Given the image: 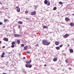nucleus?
Instances as JSON below:
<instances>
[{"instance_id": "f257e3e1", "label": "nucleus", "mask_w": 74, "mask_h": 74, "mask_svg": "<svg viewBox=\"0 0 74 74\" xmlns=\"http://www.w3.org/2000/svg\"><path fill=\"white\" fill-rule=\"evenodd\" d=\"M47 40L45 39H44L42 40V43L43 45H49V44H51V42H48Z\"/></svg>"}, {"instance_id": "f03ea898", "label": "nucleus", "mask_w": 74, "mask_h": 74, "mask_svg": "<svg viewBox=\"0 0 74 74\" xmlns=\"http://www.w3.org/2000/svg\"><path fill=\"white\" fill-rule=\"evenodd\" d=\"M14 36L16 37H21V35H19L18 34H14Z\"/></svg>"}, {"instance_id": "7ed1b4c3", "label": "nucleus", "mask_w": 74, "mask_h": 74, "mask_svg": "<svg viewBox=\"0 0 74 74\" xmlns=\"http://www.w3.org/2000/svg\"><path fill=\"white\" fill-rule=\"evenodd\" d=\"M36 14V11H34L33 12H31V14L32 15H34L35 14Z\"/></svg>"}, {"instance_id": "20e7f679", "label": "nucleus", "mask_w": 74, "mask_h": 74, "mask_svg": "<svg viewBox=\"0 0 74 74\" xmlns=\"http://www.w3.org/2000/svg\"><path fill=\"white\" fill-rule=\"evenodd\" d=\"M32 66V65H29L28 64H26L25 65V67H26L28 68L29 67V68H31Z\"/></svg>"}, {"instance_id": "39448f33", "label": "nucleus", "mask_w": 74, "mask_h": 74, "mask_svg": "<svg viewBox=\"0 0 74 74\" xmlns=\"http://www.w3.org/2000/svg\"><path fill=\"white\" fill-rule=\"evenodd\" d=\"M69 36V34H66L63 36V37L65 38H67Z\"/></svg>"}, {"instance_id": "423d86ee", "label": "nucleus", "mask_w": 74, "mask_h": 74, "mask_svg": "<svg viewBox=\"0 0 74 74\" xmlns=\"http://www.w3.org/2000/svg\"><path fill=\"white\" fill-rule=\"evenodd\" d=\"M55 44L56 45H58V44H59V42L58 41H56L55 42Z\"/></svg>"}, {"instance_id": "0eeeda50", "label": "nucleus", "mask_w": 74, "mask_h": 74, "mask_svg": "<svg viewBox=\"0 0 74 74\" xmlns=\"http://www.w3.org/2000/svg\"><path fill=\"white\" fill-rule=\"evenodd\" d=\"M32 62V60H30L29 61H26V63L27 64H29V63H30Z\"/></svg>"}, {"instance_id": "6e6552de", "label": "nucleus", "mask_w": 74, "mask_h": 74, "mask_svg": "<svg viewBox=\"0 0 74 74\" xmlns=\"http://www.w3.org/2000/svg\"><path fill=\"white\" fill-rule=\"evenodd\" d=\"M3 40L5 41H8V39L6 38H5L3 39Z\"/></svg>"}, {"instance_id": "1a4fd4ad", "label": "nucleus", "mask_w": 74, "mask_h": 74, "mask_svg": "<svg viewBox=\"0 0 74 74\" xmlns=\"http://www.w3.org/2000/svg\"><path fill=\"white\" fill-rule=\"evenodd\" d=\"M44 3L45 4H47L48 3V1L47 0H45L44 1Z\"/></svg>"}, {"instance_id": "9d476101", "label": "nucleus", "mask_w": 74, "mask_h": 74, "mask_svg": "<svg viewBox=\"0 0 74 74\" xmlns=\"http://www.w3.org/2000/svg\"><path fill=\"white\" fill-rule=\"evenodd\" d=\"M4 54H5V53L3 51L1 55V58H4Z\"/></svg>"}, {"instance_id": "9b49d317", "label": "nucleus", "mask_w": 74, "mask_h": 74, "mask_svg": "<svg viewBox=\"0 0 74 74\" xmlns=\"http://www.w3.org/2000/svg\"><path fill=\"white\" fill-rule=\"evenodd\" d=\"M65 20L66 21H70V19H69V18H68L66 17L65 18Z\"/></svg>"}, {"instance_id": "f8f14e48", "label": "nucleus", "mask_w": 74, "mask_h": 74, "mask_svg": "<svg viewBox=\"0 0 74 74\" xmlns=\"http://www.w3.org/2000/svg\"><path fill=\"white\" fill-rule=\"evenodd\" d=\"M58 59H57V58H54L53 59V61L54 62H56L57 61Z\"/></svg>"}, {"instance_id": "ddd939ff", "label": "nucleus", "mask_w": 74, "mask_h": 74, "mask_svg": "<svg viewBox=\"0 0 74 74\" xmlns=\"http://www.w3.org/2000/svg\"><path fill=\"white\" fill-rule=\"evenodd\" d=\"M74 23H70V25L71 26H74Z\"/></svg>"}, {"instance_id": "4468645a", "label": "nucleus", "mask_w": 74, "mask_h": 74, "mask_svg": "<svg viewBox=\"0 0 74 74\" xmlns=\"http://www.w3.org/2000/svg\"><path fill=\"white\" fill-rule=\"evenodd\" d=\"M43 27L44 29H47V28L48 26L45 25H44L43 26Z\"/></svg>"}, {"instance_id": "2eb2a0df", "label": "nucleus", "mask_w": 74, "mask_h": 74, "mask_svg": "<svg viewBox=\"0 0 74 74\" xmlns=\"http://www.w3.org/2000/svg\"><path fill=\"white\" fill-rule=\"evenodd\" d=\"M18 23L19 24H21V25H22L23 23V22L22 21H19L18 22Z\"/></svg>"}, {"instance_id": "dca6fc26", "label": "nucleus", "mask_w": 74, "mask_h": 74, "mask_svg": "<svg viewBox=\"0 0 74 74\" xmlns=\"http://www.w3.org/2000/svg\"><path fill=\"white\" fill-rule=\"evenodd\" d=\"M70 52H71V53H73V50L72 49H69Z\"/></svg>"}, {"instance_id": "f3484780", "label": "nucleus", "mask_w": 74, "mask_h": 74, "mask_svg": "<svg viewBox=\"0 0 74 74\" xmlns=\"http://www.w3.org/2000/svg\"><path fill=\"white\" fill-rule=\"evenodd\" d=\"M56 49L57 50H59L60 49V47H56Z\"/></svg>"}, {"instance_id": "a211bd4d", "label": "nucleus", "mask_w": 74, "mask_h": 74, "mask_svg": "<svg viewBox=\"0 0 74 74\" xmlns=\"http://www.w3.org/2000/svg\"><path fill=\"white\" fill-rule=\"evenodd\" d=\"M20 8L16 10L17 12H20Z\"/></svg>"}, {"instance_id": "6ab92c4d", "label": "nucleus", "mask_w": 74, "mask_h": 74, "mask_svg": "<svg viewBox=\"0 0 74 74\" xmlns=\"http://www.w3.org/2000/svg\"><path fill=\"white\" fill-rule=\"evenodd\" d=\"M17 42L18 44H19V43L21 42V41L19 40H17Z\"/></svg>"}, {"instance_id": "aec40b11", "label": "nucleus", "mask_w": 74, "mask_h": 74, "mask_svg": "<svg viewBox=\"0 0 74 74\" xmlns=\"http://www.w3.org/2000/svg\"><path fill=\"white\" fill-rule=\"evenodd\" d=\"M24 49L25 50H26V49H27V46H25L24 47Z\"/></svg>"}, {"instance_id": "412c9836", "label": "nucleus", "mask_w": 74, "mask_h": 74, "mask_svg": "<svg viewBox=\"0 0 74 74\" xmlns=\"http://www.w3.org/2000/svg\"><path fill=\"white\" fill-rule=\"evenodd\" d=\"M11 47L12 48H14L15 47V45H12L11 46Z\"/></svg>"}, {"instance_id": "4be33fe9", "label": "nucleus", "mask_w": 74, "mask_h": 74, "mask_svg": "<svg viewBox=\"0 0 74 74\" xmlns=\"http://www.w3.org/2000/svg\"><path fill=\"white\" fill-rule=\"evenodd\" d=\"M56 9H57V8L56 7H54L53 8V10H56Z\"/></svg>"}, {"instance_id": "5701e85b", "label": "nucleus", "mask_w": 74, "mask_h": 74, "mask_svg": "<svg viewBox=\"0 0 74 74\" xmlns=\"http://www.w3.org/2000/svg\"><path fill=\"white\" fill-rule=\"evenodd\" d=\"M15 44V42H13L12 43V45H14Z\"/></svg>"}, {"instance_id": "b1692460", "label": "nucleus", "mask_w": 74, "mask_h": 74, "mask_svg": "<svg viewBox=\"0 0 74 74\" xmlns=\"http://www.w3.org/2000/svg\"><path fill=\"white\" fill-rule=\"evenodd\" d=\"M21 47H24V46H25V45H24V44H22L21 45Z\"/></svg>"}, {"instance_id": "393cba45", "label": "nucleus", "mask_w": 74, "mask_h": 74, "mask_svg": "<svg viewBox=\"0 0 74 74\" xmlns=\"http://www.w3.org/2000/svg\"><path fill=\"white\" fill-rule=\"evenodd\" d=\"M59 4H60L61 5H62V2H59Z\"/></svg>"}, {"instance_id": "a878e982", "label": "nucleus", "mask_w": 74, "mask_h": 74, "mask_svg": "<svg viewBox=\"0 0 74 74\" xmlns=\"http://www.w3.org/2000/svg\"><path fill=\"white\" fill-rule=\"evenodd\" d=\"M7 21H8V20L7 19H5L4 20V22H7Z\"/></svg>"}, {"instance_id": "bb28decb", "label": "nucleus", "mask_w": 74, "mask_h": 74, "mask_svg": "<svg viewBox=\"0 0 74 74\" xmlns=\"http://www.w3.org/2000/svg\"><path fill=\"white\" fill-rule=\"evenodd\" d=\"M25 14H27V13H28V11H27V10L25 11Z\"/></svg>"}, {"instance_id": "cd10ccee", "label": "nucleus", "mask_w": 74, "mask_h": 74, "mask_svg": "<svg viewBox=\"0 0 74 74\" xmlns=\"http://www.w3.org/2000/svg\"><path fill=\"white\" fill-rule=\"evenodd\" d=\"M65 62H66V63H68V60L66 59V60H65Z\"/></svg>"}, {"instance_id": "c85d7f7f", "label": "nucleus", "mask_w": 74, "mask_h": 74, "mask_svg": "<svg viewBox=\"0 0 74 74\" xmlns=\"http://www.w3.org/2000/svg\"><path fill=\"white\" fill-rule=\"evenodd\" d=\"M63 47V45H60L59 46V47H60V48H61V47Z\"/></svg>"}, {"instance_id": "c756f323", "label": "nucleus", "mask_w": 74, "mask_h": 74, "mask_svg": "<svg viewBox=\"0 0 74 74\" xmlns=\"http://www.w3.org/2000/svg\"><path fill=\"white\" fill-rule=\"evenodd\" d=\"M50 5V2H49L47 4V5Z\"/></svg>"}, {"instance_id": "7c9ffc66", "label": "nucleus", "mask_w": 74, "mask_h": 74, "mask_svg": "<svg viewBox=\"0 0 74 74\" xmlns=\"http://www.w3.org/2000/svg\"><path fill=\"white\" fill-rule=\"evenodd\" d=\"M3 25V23L1 22H0V25Z\"/></svg>"}, {"instance_id": "2f4dec72", "label": "nucleus", "mask_w": 74, "mask_h": 74, "mask_svg": "<svg viewBox=\"0 0 74 74\" xmlns=\"http://www.w3.org/2000/svg\"><path fill=\"white\" fill-rule=\"evenodd\" d=\"M26 52L28 54H30V52H29L27 51Z\"/></svg>"}, {"instance_id": "473e14b6", "label": "nucleus", "mask_w": 74, "mask_h": 74, "mask_svg": "<svg viewBox=\"0 0 74 74\" xmlns=\"http://www.w3.org/2000/svg\"><path fill=\"white\" fill-rule=\"evenodd\" d=\"M20 25H18V29H20Z\"/></svg>"}, {"instance_id": "72a5a7b5", "label": "nucleus", "mask_w": 74, "mask_h": 74, "mask_svg": "<svg viewBox=\"0 0 74 74\" xmlns=\"http://www.w3.org/2000/svg\"><path fill=\"white\" fill-rule=\"evenodd\" d=\"M16 8H19V7H18V6H17V7H16Z\"/></svg>"}, {"instance_id": "f704fd0d", "label": "nucleus", "mask_w": 74, "mask_h": 74, "mask_svg": "<svg viewBox=\"0 0 74 74\" xmlns=\"http://www.w3.org/2000/svg\"><path fill=\"white\" fill-rule=\"evenodd\" d=\"M25 19H27L28 20H29V18H25Z\"/></svg>"}, {"instance_id": "c9c22d12", "label": "nucleus", "mask_w": 74, "mask_h": 74, "mask_svg": "<svg viewBox=\"0 0 74 74\" xmlns=\"http://www.w3.org/2000/svg\"><path fill=\"white\" fill-rule=\"evenodd\" d=\"M69 70H71V68H69Z\"/></svg>"}, {"instance_id": "e433bc0d", "label": "nucleus", "mask_w": 74, "mask_h": 74, "mask_svg": "<svg viewBox=\"0 0 74 74\" xmlns=\"http://www.w3.org/2000/svg\"><path fill=\"white\" fill-rule=\"evenodd\" d=\"M47 66V65L46 64H45L44 65V66H45H45Z\"/></svg>"}, {"instance_id": "4c0bfd02", "label": "nucleus", "mask_w": 74, "mask_h": 74, "mask_svg": "<svg viewBox=\"0 0 74 74\" xmlns=\"http://www.w3.org/2000/svg\"><path fill=\"white\" fill-rule=\"evenodd\" d=\"M2 48H5V46H3Z\"/></svg>"}, {"instance_id": "58836bf2", "label": "nucleus", "mask_w": 74, "mask_h": 74, "mask_svg": "<svg viewBox=\"0 0 74 74\" xmlns=\"http://www.w3.org/2000/svg\"><path fill=\"white\" fill-rule=\"evenodd\" d=\"M1 41H0V44H1Z\"/></svg>"}, {"instance_id": "ea45409f", "label": "nucleus", "mask_w": 74, "mask_h": 74, "mask_svg": "<svg viewBox=\"0 0 74 74\" xmlns=\"http://www.w3.org/2000/svg\"><path fill=\"white\" fill-rule=\"evenodd\" d=\"M23 59H25V57H24L23 58Z\"/></svg>"}, {"instance_id": "a19ab883", "label": "nucleus", "mask_w": 74, "mask_h": 74, "mask_svg": "<svg viewBox=\"0 0 74 74\" xmlns=\"http://www.w3.org/2000/svg\"><path fill=\"white\" fill-rule=\"evenodd\" d=\"M36 46H38V44H37L36 45Z\"/></svg>"}, {"instance_id": "79ce46f5", "label": "nucleus", "mask_w": 74, "mask_h": 74, "mask_svg": "<svg viewBox=\"0 0 74 74\" xmlns=\"http://www.w3.org/2000/svg\"><path fill=\"white\" fill-rule=\"evenodd\" d=\"M73 15L74 16V13L73 14Z\"/></svg>"}, {"instance_id": "37998d69", "label": "nucleus", "mask_w": 74, "mask_h": 74, "mask_svg": "<svg viewBox=\"0 0 74 74\" xmlns=\"http://www.w3.org/2000/svg\"><path fill=\"white\" fill-rule=\"evenodd\" d=\"M36 6H35V7H36Z\"/></svg>"}]
</instances>
